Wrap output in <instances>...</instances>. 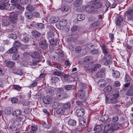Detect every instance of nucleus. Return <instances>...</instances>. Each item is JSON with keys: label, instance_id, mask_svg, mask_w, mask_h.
<instances>
[{"label": "nucleus", "instance_id": "nucleus-59", "mask_svg": "<svg viewBox=\"0 0 133 133\" xmlns=\"http://www.w3.org/2000/svg\"><path fill=\"white\" fill-rule=\"evenodd\" d=\"M33 16L36 18H37L39 17L40 14L37 12H34L32 14Z\"/></svg>", "mask_w": 133, "mask_h": 133}, {"label": "nucleus", "instance_id": "nucleus-57", "mask_svg": "<svg viewBox=\"0 0 133 133\" xmlns=\"http://www.w3.org/2000/svg\"><path fill=\"white\" fill-rule=\"evenodd\" d=\"M91 59V57L89 56L85 57L84 59V62H89Z\"/></svg>", "mask_w": 133, "mask_h": 133}, {"label": "nucleus", "instance_id": "nucleus-52", "mask_svg": "<svg viewBox=\"0 0 133 133\" xmlns=\"http://www.w3.org/2000/svg\"><path fill=\"white\" fill-rule=\"evenodd\" d=\"M43 127L45 128H50L51 126L50 124L49 123H46L45 122H43Z\"/></svg>", "mask_w": 133, "mask_h": 133}, {"label": "nucleus", "instance_id": "nucleus-17", "mask_svg": "<svg viewBox=\"0 0 133 133\" xmlns=\"http://www.w3.org/2000/svg\"><path fill=\"white\" fill-rule=\"evenodd\" d=\"M13 111V109L12 108L8 107L5 109L4 112L5 114L9 115Z\"/></svg>", "mask_w": 133, "mask_h": 133}, {"label": "nucleus", "instance_id": "nucleus-47", "mask_svg": "<svg viewBox=\"0 0 133 133\" xmlns=\"http://www.w3.org/2000/svg\"><path fill=\"white\" fill-rule=\"evenodd\" d=\"M75 50L76 53H80L81 51H83V50H82L81 47L80 46H78L75 48Z\"/></svg>", "mask_w": 133, "mask_h": 133}, {"label": "nucleus", "instance_id": "nucleus-7", "mask_svg": "<svg viewBox=\"0 0 133 133\" xmlns=\"http://www.w3.org/2000/svg\"><path fill=\"white\" fill-rule=\"evenodd\" d=\"M84 113V110L83 108H80L77 109L76 111V114L78 117H81L83 116Z\"/></svg>", "mask_w": 133, "mask_h": 133}, {"label": "nucleus", "instance_id": "nucleus-26", "mask_svg": "<svg viewBox=\"0 0 133 133\" xmlns=\"http://www.w3.org/2000/svg\"><path fill=\"white\" fill-rule=\"evenodd\" d=\"M99 52V49L98 48H94V49L91 50L90 53L92 54L97 55L98 54Z\"/></svg>", "mask_w": 133, "mask_h": 133}, {"label": "nucleus", "instance_id": "nucleus-6", "mask_svg": "<svg viewBox=\"0 0 133 133\" xmlns=\"http://www.w3.org/2000/svg\"><path fill=\"white\" fill-rule=\"evenodd\" d=\"M124 18L122 16H120L117 17L116 21V24L117 25L119 26L123 24Z\"/></svg>", "mask_w": 133, "mask_h": 133}, {"label": "nucleus", "instance_id": "nucleus-51", "mask_svg": "<svg viewBox=\"0 0 133 133\" xmlns=\"http://www.w3.org/2000/svg\"><path fill=\"white\" fill-rule=\"evenodd\" d=\"M26 9L29 11H32L34 9V8L31 5H29L26 8Z\"/></svg>", "mask_w": 133, "mask_h": 133}, {"label": "nucleus", "instance_id": "nucleus-11", "mask_svg": "<svg viewBox=\"0 0 133 133\" xmlns=\"http://www.w3.org/2000/svg\"><path fill=\"white\" fill-rule=\"evenodd\" d=\"M9 19L10 22L12 23H16L17 21V17L15 15H11Z\"/></svg>", "mask_w": 133, "mask_h": 133}, {"label": "nucleus", "instance_id": "nucleus-36", "mask_svg": "<svg viewBox=\"0 0 133 133\" xmlns=\"http://www.w3.org/2000/svg\"><path fill=\"white\" fill-rule=\"evenodd\" d=\"M102 129L101 127L99 125H97L94 128V131L97 132H100Z\"/></svg>", "mask_w": 133, "mask_h": 133}, {"label": "nucleus", "instance_id": "nucleus-58", "mask_svg": "<svg viewBox=\"0 0 133 133\" xmlns=\"http://www.w3.org/2000/svg\"><path fill=\"white\" fill-rule=\"evenodd\" d=\"M77 26L74 25L71 27V30L72 32H75L77 30Z\"/></svg>", "mask_w": 133, "mask_h": 133}, {"label": "nucleus", "instance_id": "nucleus-38", "mask_svg": "<svg viewBox=\"0 0 133 133\" xmlns=\"http://www.w3.org/2000/svg\"><path fill=\"white\" fill-rule=\"evenodd\" d=\"M65 111V110L63 108H61L58 109L56 111V113L57 114H63L64 113Z\"/></svg>", "mask_w": 133, "mask_h": 133}, {"label": "nucleus", "instance_id": "nucleus-10", "mask_svg": "<svg viewBox=\"0 0 133 133\" xmlns=\"http://www.w3.org/2000/svg\"><path fill=\"white\" fill-rule=\"evenodd\" d=\"M85 10L87 12H91L94 11V7L92 5H88L85 7Z\"/></svg>", "mask_w": 133, "mask_h": 133}, {"label": "nucleus", "instance_id": "nucleus-29", "mask_svg": "<svg viewBox=\"0 0 133 133\" xmlns=\"http://www.w3.org/2000/svg\"><path fill=\"white\" fill-rule=\"evenodd\" d=\"M76 121L72 119H70L68 122V124L71 126H74L76 124Z\"/></svg>", "mask_w": 133, "mask_h": 133}, {"label": "nucleus", "instance_id": "nucleus-49", "mask_svg": "<svg viewBox=\"0 0 133 133\" xmlns=\"http://www.w3.org/2000/svg\"><path fill=\"white\" fill-rule=\"evenodd\" d=\"M68 78L69 77L66 74L63 75L62 76V79L65 81L69 82Z\"/></svg>", "mask_w": 133, "mask_h": 133}, {"label": "nucleus", "instance_id": "nucleus-42", "mask_svg": "<svg viewBox=\"0 0 133 133\" xmlns=\"http://www.w3.org/2000/svg\"><path fill=\"white\" fill-rule=\"evenodd\" d=\"M104 58L106 61H110L112 59L111 56L109 54H106L105 55Z\"/></svg>", "mask_w": 133, "mask_h": 133}, {"label": "nucleus", "instance_id": "nucleus-20", "mask_svg": "<svg viewBox=\"0 0 133 133\" xmlns=\"http://www.w3.org/2000/svg\"><path fill=\"white\" fill-rule=\"evenodd\" d=\"M59 20V18L58 17H53L50 19V22L52 23H55L57 22Z\"/></svg>", "mask_w": 133, "mask_h": 133}, {"label": "nucleus", "instance_id": "nucleus-15", "mask_svg": "<svg viewBox=\"0 0 133 133\" xmlns=\"http://www.w3.org/2000/svg\"><path fill=\"white\" fill-rule=\"evenodd\" d=\"M98 84L100 87H103L106 85L107 83L104 79H100L98 81Z\"/></svg>", "mask_w": 133, "mask_h": 133}, {"label": "nucleus", "instance_id": "nucleus-56", "mask_svg": "<svg viewBox=\"0 0 133 133\" xmlns=\"http://www.w3.org/2000/svg\"><path fill=\"white\" fill-rule=\"evenodd\" d=\"M38 83L36 81H34L29 86L30 88H31L34 87H36L37 86Z\"/></svg>", "mask_w": 133, "mask_h": 133}, {"label": "nucleus", "instance_id": "nucleus-34", "mask_svg": "<svg viewBox=\"0 0 133 133\" xmlns=\"http://www.w3.org/2000/svg\"><path fill=\"white\" fill-rule=\"evenodd\" d=\"M31 56L32 58L37 59L39 58L40 55L37 52H34L32 53Z\"/></svg>", "mask_w": 133, "mask_h": 133}, {"label": "nucleus", "instance_id": "nucleus-33", "mask_svg": "<svg viewBox=\"0 0 133 133\" xmlns=\"http://www.w3.org/2000/svg\"><path fill=\"white\" fill-rule=\"evenodd\" d=\"M51 104L52 105V107L55 109H57L60 105L59 103L56 102H52Z\"/></svg>", "mask_w": 133, "mask_h": 133}, {"label": "nucleus", "instance_id": "nucleus-35", "mask_svg": "<svg viewBox=\"0 0 133 133\" xmlns=\"http://www.w3.org/2000/svg\"><path fill=\"white\" fill-rule=\"evenodd\" d=\"M58 96L60 97L61 99L66 98L68 97L67 94L65 93H62L59 94Z\"/></svg>", "mask_w": 133, "mask_h": 133}, {"label": "nucleus", "instance_id": "nucleus-5", "mask_svg": "<svg viewBox=\"0 0 133 133\" xmlns=\"http://www.w3.org/2000/svg\"><path fill=\"white\" fill-rule=\"evenodd\" d=\"M10 22L8 18H3L2 20V25L3 26H6L9 25Z\"/></svg>", "mask_w": 133, "mask_h": 133}, {"label": "nucleus", "instance_id": "nucleus-62", "mask_svg": "<svg viewBox=\"0 0 133 133\" xmlns=\"http://www.w3.org/2000/svg\"><path fill=\"white\" fill-rule=\"evenodd\" d=\"M31 130L34 131H36L37 129V127L36 125H32L31 126Z\"/></svg>", "mask_w": 133, "mask_h": 133}, {"label": "nucleus", "instance_id": "nucleus-24", "mask_svg": "<svg viewBox=\"0 0 133 133\" xmlns=\"http://www.w3.org/2000/svg\"><path fill=\"white\" fill-rule=\"evenodd\" d=\"M32 34L33 36L36 37H38L41 35L40 33L36 30H34L32 31Z\"/></svg>", "mask_w": 133, "mask_h": 133}, {"label": "nucleus", "instance_id": "nucleus-2", "mask_svg": "<svg viewBox=\"0 0 133 133\" xmlns=\"http://www.w3.org/2000/svg\"><path fill=\"white\" fill-rule=\"evenodd\" d=\"M22 111L19 110H15L12 113V115L16 117L15 118L16 121L18 122L21 121L22 120L24 119V116L22 115H21Z\"/></svg>", "mask_w": 133, "mask_h": 133}, {"label": "nucleus", "instance_id": "nucleus-14", "mask_svg": "<svg viewBox=\"0 0 133 133\" xmlns=\"http://www.w3.org/2000/svg\"><path fill=\"white\" fill-rule=\"evenodd\" d=\"M78 93L79 97L80 98L83 99L84 98L85 95L84 91L82 89L78 91Z\"/></svg>", "mask_w": 133, "mask_h": 133}, {"label": "nucleus", "instance_id": "nucleus-27", "mask_svg": "<svg viewBox=\"0 0 133 133\" xmlns=\"http://www.w3.org/2000/svg\"><path fill=\"white\" fill-rule=\"evenodd\" d=\"M85 17V16L83 14H79L77 17V19L78 21H81L84 19Z\"/></svg>", "mask_w": 133, "mask_h": 133}, {"label": "nucleus", "instance_id": "nucleus-22", "mask_svg": "<svg viewBox=\"0 0 133 133\" xmlns=\"http://www.w3.org/2000/svg\"><path fill=\"white\" fill-rule=\"evenodd\" d=\"M5 64L7 67L11 68L14 66L15 63L12 61H8L6 62Z\"/></svg>", "mask_w": 133, "mask_h": 133}, {"label": "nucleus", "instance_id": "nucleus-9", "mask_svg": "<svg viewBox=\"0 0 133 133\" xmlns=\"http://www.w3.org/2000/svg\"><path fill=\"white\" fill-rule=\"evenodd\" d=\"M21 41L25 43H28L29 40V38L27 36L22 35L21 37Z\"/></svg>", "mask_w": 133, "mask_h": 133}, {"label": "nucleus", "instance_id": "nucleus-41", "mask_svg": "<svg viewBox=\"0 0 133 133\" xmlns=\"http://www.w3.org/2000/svg\"><path fill=\"white\" fill-rule=\"evenodd\" d=\"M103 5L101 3H97L95 4L94 7V9H98L102 6Z\"/></svg>", "mask_w": 133, "mask_h": 133}, {"label": "nucleus", "instance_id": "nucleus-28", "mask_svg": "<svg viewBox=\"0 0 133 133\" xmlns=\"http://www.w3.org/2000/svg\"><path fill=\"white\" fill-rule=\"evenodd\" d=\"M114 130H117L121 126V125L119 123H115L113 124Z\"/></svg>", "mask_w": 133, "mask_h": 133}, {"label": "nucleus", "instance_id": "nucleus-16", "mask_svg": "<svg viewBox=\"0 0 133 133\" xmlns=\"http://www.w3.org/2000/svg\"><path fill=\"white\" fill-rule=\"evenodd\" d=\"M102 48L103 53L105 55L108 54L109 50L106 46L104 45H103L102 46Z\"/></svg>", "mask_w": 133, "mask_h": 133}, {"label": "nucleus", "instance_id": "nucleus-48", "mask_svg": "<svg viewBox=\"0 0 133 133\" xmlns=\"http://www.w3.org/2000/svg\"><path fill=\"white\" fill-rule=\"evenodd\" d=\"M20 45V42L18 41H15L13 44L14 46L16 48L19 46Z\"/></svg>", "mask_w": 133, "mask_h": 133}, {"label": "nucleus", "instance_id": "nucleus-3", "mask_svg": "<svg viewBox=\"0 0 133 133\" xmlns=\"http://www.w3.org/2000/svg\"><path fill=\"white\" fill-rule=\"evenodd\" d=\"M83 0H75L73 3L74 6L77 8V11L80 12L83 11L84 8L82 5Z\"/></svg>", "mask_w": 133, "mask_h": 133}, {"label": "nucleus", "instance_id": "nucleus-19", "mask_svg": "<svg viewBox=\"0 0 133 133\" xmlns=\"http://www.w3.org/2000/svg\"><path fill=\"white\" fill-rule=\"evenodd\" d=\"M74 86L73 85H68L64 86V88L67 91L72 90L74 88Z\"/></svg>", "mask_w": 133, "mask_h": 133}, {"label": "nucleus", "instance_id": "nucleus-8", "mask_svg": "<svg viewBox=\"0 0 133 133\" xmlns=\"http://www.w3.org/2000/svg\"><path fill=\"white\" fill-rule=\"evenodd\" d=\"M43 102L45 104L50 103L52 101V98L49 96H46L44 97L43 99Z\"/></svg>", "mask_w": 133, "mask_h": 133}, {"label": "nucleus", "instance_id": "nucleus-21", "mask_svg": "<svg viewBox=\"0 0 133 133\" xmlns=\"http://www.w3.org/2000/svg\"><path fill=\"white\" fill-rule=\"evenodd\" d=\"M112 75L114 78H117L119 77L120 74L119 71H115L113 72Z\"/></svg>", "mask_w": 133, "mask_h": 133}, {"label": "nucleus", "instance_id": "nucleus-46", "mask_svg": "<svg viewBox=\"0 0 133 133\" xmlns=\"http://www.w3.org/2000/svg\"><path fill=\"white\" fill-rule=\"evenodd\" d=\"M46 91L47 94L50 95H52L54 92V91L50 88H48Z\"/></svg>", "mask_w": 133, "mask_h": 133}, {"label": "nucleus", "instance_id": "nucleus-63", "mask_svg": "<svg viewBox=\"0 0 133 133\" xmlns=\"http://www.w3.org/2000/svg\"><path fill=\"white\" fill-rule=\"evenodd\" d=\"M11 101L12 103H16L18 102V99L16 98H13L11 99Z\"/></svg>", "mask_w": 133, "mask_h": 133}, {"label": "nucleus", "instance_id": "nucleus-43", "mask_svg": "<svg viewBox=\"0 0 133 133\" xmlns=\"http://www.w3.org/2000/svg\"><path fill=\"white\" fill-rule=\"evenodd\" d=\"M9 52L10 53H14L16 52L17 51V48L15 47H12L9 50Z\"/></svg>", "mask_w": 133, "mask_h": 133}, {"label": "nucleus", "instance_id": "nucleus-12", "mask_svg": "<svg viewBox=\"0 0 133 133\" xmlns=\"http://www.w3.org/2000/svg\"><path fill=\"white\" fill-rule=\"evenodd\" d=\"M40 47L43 49H45L47 47L48 44L45 41H41L39 43Z\"/></svg>", "mask_w": 133, "mask_h": 133}, {"label": "nucleus", "instance_id": "nucleus-37", "mask_svg": "<svg viewBox=\"0 0 133 133\" xmlns=\"http://www.w3.org/2000/svg\"><path fill=\"white\" fill-rule=\"evenodd\" d=\"M49 42L50 44L51 45H55L57 42V39L56 38H54L50 39H49Z\"/></svg>", "mask_w": 133, "mask_h": 133}, {"label": "nucleus", "instance_id": "nucleus-1", "mask_svg": "<svg viewBox=\"0 0 133 133\" xmlns=\"http://www.w3.org/2000/svg\"><path fill=\"white\" fill-rule=\"evenodd\" d=\"M119 91L116 89L110 92L109 102L112 103H116L118 102V98L119 96Z\"/></svg>", "mask_w": 133, "mask_h": 133}, {"label": "nucleus", "instance_id": "nucleus-13", "mask_svg": "<svg viewBox=\"0 0 133 133\" xmlns=\"http://www.w3.org/2000/svg\"><path fill=\"white\" fill-rule=\"evenodd\" d=\"M99 25V22L98 21H95L91 23L90 25V28L92 29H94Z\"/></svg>", "mask_w": 133, "mask_h": 133}, {"label": "nucleus", "instance_id": "nucleus-25", "mask_svg": "<svg viewBox=\"0 0 133 133\" xmlns=\"http://www.w3.org/2000/svg\"><path fill=\"white\" fill-rule=\"evenodd\" d=\"M54 32L53 30H50L48 32L47 36L48 38H51L54 36Z\"/></svg>", "mask_w": 133, "mask_h": 133}, {"label": "nucleus", "instance_id": "nucleus-18", "mask_svg": "<svg viewBox=\"0 0 133 133\" xmlns=\"http://www.w3.org/2000/svg\"><path fill=\"white\" fill-rule=\"evenodd\" d=\"M70 7L68 5H64L61 7V10L63 12H68L69 10Z\"/></svg>", "mask_w": 133, "mask_h": 133}, {"label": "nucleus", "instance_id": "nucleus-39", "mask_svg": "<svg viewBox=\"0 0 133 133\" xmlns=\"http://www.w3.org/2000/svg\"><path fill=\"white\" fill-rule=\"evenodd\" d=\"M36 27L38 29H41L43 28L44 26L42 23H37L36 24Z\"/></svg>", "mask_w": 133, "mask_h": 133}, {"label": "nucleus", "instance_id": "nucleus-64", "mask_svg": "<svg viewBox=\"0 0 133 133\" xmlns=\"http://www.w3.org/2000/svg\"><path fill=\"white\" fill-rule=\"evenodd\" d=\"M55 67L61 70H63V68L59 64H57V65L55 66Z\"/></svg>", "mask_w": 133, "mask_h": 133}, {"label": "nucleus", "instance_id": "nucleus-60", "mask_svg": "<svg viewBox=\"0 0 133 133\" xmlns=\"http://www.w3.org/2000/svg\"><path fill=\"white\" fill-rule=\"evenodd\" d=\"M86 121V120H84V119H81L79 121V123L82 125H84L86 124L85 122Z\"/></svg>", "mask_w": 133, "mask_h": 133}, {"label": "nucleus", "instance_id": "nucleus-30", "mask_svg": "<svg viewBox=\"0 0 133 133\" xmlns=\"http://www.w3.org/2000/svg\"><path fill=\"white\" fill-rule=\"evenodd\" d=\"M25 16L26 18L30 19L32 17L33 15L31 13L27 12L25 13Z\"/></svg>", "mask_w": 133, "mask_h": 133}, {"label": "nucleus", "instance_id": "nucleus-55", "mask_svg": "<svg viewBox=\"0 0 133 133\" xmlns=\"http://www.w3.org/2000/svg\"><path fill=\"white\" fill-rule=\"evenodd\" d=\"M127 95L129 96H132L133 95V90L131 89L128 90L127 92Z\"/></svg>", "mask_w": 133, "mask_h": 133}, {"label": "nucleus", "instance_id": "nucleus-45", "mask_svg": "<svg viewBox=\"0 0 133 133\" xmlns=\"http://www.w3.org/2000/svg\"><path fill=\"white\" fill-rule=\"evenodd\" d=\"M13 60H17L19 59V55L18 54H14L12 56Z\"/></svg>", "mask_w": 133, "mask_h": 133}, {"label": "nucleus", "instance_id": "nucleus-31", "mask_svg": "<svg viewBox=\"0 0 133 133\" xmlns=\"http://www.w3.org/2000/svg\"><path fill=\"white\" fill-rule=\"evenodd\" d=\"M131 80V78L129 75L127 73H126L125 74V77L124 80L125 82H129Z\"/></svg>", "mask_w": 133, "mask_h": 133}, {"label": "nucleus", "instance_id": "nucleus-54", "mask_svg": "<svg viewBox=\"0 0 133 133\" xmlns=\"http://www.w3.org/2000/svg\"><path fill=\"white\" fill-rule=\"evenodd\" d=\"M13 88L15 90L18 91H20L21 89V87L18 85H13Z\"/></svg>", "mask_w": 133, "mask_h": 133}, {"label": "nucleus", "instance_id": "nucleus-44", "mask_svg": "<svg viewBox=\"0 0 133 133\" xmlns=\"http://www.w3.org/2000/svg\"><path fill=\"white\" fill-rule=\"evenodd\" d=\"M10 4L7 3H4V9L10 10H12V8L10 6Z\"/></svg>", "mask_w": 133, "mask_h": 133}, {"label": "nucleus", "instance_id": "nucleus-32", "mask_svg": "<svg viewBox=\"0 0 133 133\" xmlns=\"http://www.w3.org/2000/svg\"><path fill=\"white\" fill-rule=\"evenodd\" d=\"M62 105L63 106V108L64 109L69 108L71 106L70 103L68 102L63 104Z\"/></svg>", "mask_w": 133, "mask_h": 133}, {"label": "nucleus", "instance_id": "nucleus-40", "mask_svg": "<svg viewBox=\"0 0 133 133\" xmlns=\"http://www.w3.org/2000/svg\"><path fill=\"white\" fill-rule=\"evenodd\" d=\"M112 87L111 86L108 85L104 88L103 91L104 92H108L110 91Z\"/></svg>", "mask_w": 133, "mask_h": 133}, {"label": "nucleus", "instance_id": "nucleus-53", "mask_svg": "<svg viewBox=\"0 0 133 133\" xmlns=\"http://www.w3.org/2000/svg\"><path fill=\"white\" fill-rule=\"evenodd\" d=\"M15 6L17 9L20 10H23V8L22 7L21 5L18 3H15Z\"/></svg>", "mask_w": 133, "mask_h": 133}, {"label": "nucleus", "instance_id": "nucleus-61", "mask_svg": "<svg viewBox=\"0 0 133 133\" xmlns=\"http://www.w3.org/2000/svg\"><path fill=\"white\" fill-rule=\"evenodd\" d=\"M15 74H17V75H22L23 74V72L22 70L20 69H19L15 73Z\"/></svg>", "mask_w": 133, "mask_h": 133}, {"label": "nucleus", "instance_id": "nucleus-23", "mask_svg": "<svg viewBox=\"0 0 133 133\" xmlns=\"http://www.w3.org/2000/svg\"><path fill=\"white\" fill-rule=\"evenodd\" d=\"M67 23V22L66 19H63L59 22V24L61 27L65 26Z\"/></svg>", "mask_w": 133, "mask_h": 133}, {"label": "nucleus", "instance_id": "nucleus-50", "mask_svg": "<svg viewBox=\"0 0 133 133\" xmlns=\"http://www.w3.org/2000/svg\"><path fill=\"white\" fill-rule=\"evenodd\" d=\"M9 37L10 38H11L14 40L16 39L17 37L16 35L15 34H11L9 35Z\"/></svg>", "mask_w": 133, "mask_h": 133}, {"label": "nucleus", "instance_id": "nucleus-4", "mask_svg": "<svg viewBox=\"0 0 133 133\" xmlns=\"http://www.w3.org/2000/svg\"><path fill=\"white\" fill-rule=\"evenodd\" d=\"M104 131L107 133H108V131H113L114 130L113 124L112 123H110L105 125L104 127Z\"/></svg>", "mask_w": 133, "mask_h": 133}]
</instances>
